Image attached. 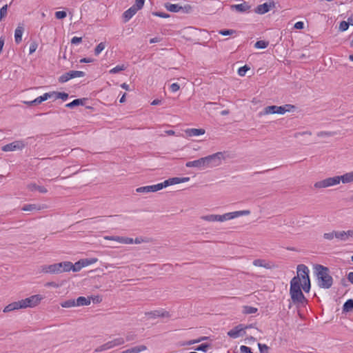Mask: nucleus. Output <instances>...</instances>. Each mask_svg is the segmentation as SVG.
<instances>
[{
    "label": "nucleus",
    "instance_id": "27",
    "mask_svg": "<svg viewBox=\"0 0 353 353\" xmlns=\"http://www.w3.org/2000/svg\"><path fill=\"white\" fill-rule=\"evenodd\" d=\"M23 33V28L18 26L14 31V41L15 43L19 44L22 40V35Z\"/></svg>",
    "mask_w": 353,
    "mask_h": 353
},
{
    "label": "nucleus",
    "instance_id": "52",
    "mask_svg": "<svg viewBox=\"0 0 353 353\" xmlns=\"http://www.w3.org/2000/svg\"><path fill=\"white\" fill-rule=\"evenodd\" d=\"M349 28V23H347V21H342L341 23H340V25H339V30L341 31V32H344L345 30H347Z\"/></svg>",
    "mask_w": 353,
    "mask_h": 353
},
{
    "label": "nucleus",
    "instance_id": "13",
    "mask_svg": "<svg viewBox=\"0 0 353 353\" xmlns=\"http://www.w3.org/2000/svg\"><path fill=\"white\" fill-rule=\"evenodd\" d=\"M185 166L187 168H197L199 169L206 168L203 157L194 161H188L185 163Z\"/></svg>",
    "mask_w": 353,
    "mask_h": 353
},
{
    "label": "nucleus",
    "instance_id": "54",
    "mask_svg": "<svg viewBox=\"0 0 353 353\" xmlns=\"http://www.w3.org/2000/svg\"><path fill=\"white\" fill-rule=\"evenodd\" d=\"M334 232L335 231H332L331 232H327V233H324L323 234V238L325 239L329 240V241L332 240L335 237V235L334 234Z\"/></svg>",
    "mask_w": 353,
    "mask_h": 353
},
{
    "label": "nucleus",
    "instance_id": "57",
    "mask_svg": "<svg viewBox=\"0 0 353 353\" xmlns=\"http://www.w3.org/2000/svg\"><path fill=\"white\" fill-rule=\"evenodd\" d=\"M259 350L261 353H265L268 351V347L265 344L258 343Z\"/></svg>",
    "mask_w": 353,
    "mask_h": 353
},
{
    "label": "nucleus",
    "instance_id": "56",
    "mask_svg": "<svg viewBox=\"0 0 353 353\" xmlns=\"http://www.w3.org/2000/svg\"><path fill=\"white\" fill-rule=\"evenodd\" d=\"M135 4H134L133 6L139 10H141L144 6L145 0H135Z\"/></svg>",
    "mask_w": 353,
    "mask_h": 353
},
{
    "label": "nucleus",
    "instance_id": "23",
    "mask_svg": "<svg viewBox=\"0 0 353 353\" xmlns=\"http://www.w3.org/2000/svg\"><path fill=\"white\" fill-rule=\"evenodd\" d=\"M250 213H251L250 211L248 210L228 212L230 220L236 219V218L239 217L241 216L249 215Z\"/></svg>",
    "mask_w": 353,
    "mask_h": 353
},
{
    "label": "nucleus",
    "instance_id": "12",
    "mask_svg": "<svg viewBox=\"0 0 353 353\" xmlns=\"http://www.w3.org/2000/svg\"><path fill=\"white\" fill-rule=\"evenodd\" d=\"M145 316H147L150 318H152V319H156L157 317H169L170 316L169 312L163 309L147 312H145Z\"/></svg>",
    "mask_w": 353,
    "mask_h": 353
},
{
    "label": "nucleus",
    "instance_id": "45",
    "mask_svg": "<svg viewBox=\"0 0 353 353\" xmlns=\"http://www.w3.org/2000/svg\"><path fill=\"white\" fill-rule=\"evenodd\" d=\"M166 183H165V181H164L162 183H157V184H155V185H152V187H153V189L154 190V192H157V191H159L160 190H162L164 188H166L167 187Z\"/></svg>",
    "mask_w": 353,
    "mask_h": 353
},
{
    "label": "nucleus",
    "instance_id": "50",
    "mask_svg": "<svg viewBox=\"0 0 353 353\" xmlns=\"http://www.w3.org/2000/svg\"><path fill=\"white\" fill-rule=\"evenodd\" d=\"M104 239L105 240H110V241H114L119 243H121V241L122 240V236H105Z\"/></svg>",
    "mask_w": 353,
    "mask_h": 353
},
{
    "label": "nucleus",
    "instance_id": "3",
    "mask_svg": "<svg viewBox=\"0 0 353 353\" xmlns=\"http://www.w3.org/2000/svg\"><path fill=\"white\" fill-rule=\"evenodd\" d=\"M125 343V340L123 337H117L114 338L112 340L105 343L104 344L99 346L96 349V352H103L105 350H108L112 348H114L116 347L121 346L123 345Z\"/></svg>",
    "mask_w": 353,
    "mask_h": 353
},
{
    "label": "nucleus",
    "instance_id": "18",
    "mask_svg": "<svg viewBox=\"0 0 353 353\" xmlns=\"http://www.w3.org/2000/svg\"><path fill=\"white\" fill-rule=\"evenodd\" d=\"M250 8H251V6L250 5H248V3L245 1L242 3L235 4V5L232 6V8L233 10H235L239 12H248L250 10Z\"/></svg>",
    "mask_w": 353,
    "mask_h": 353
},
{
    "label": "nucleus",
    "instance_id": "60",
    "mask_svg": "<svg viewBox=\"0 0 353 353\" xmlns=\"http://www.w3.org/2000/svg\"><path fill=\"white\" fill-rule=\"evenodd\" d=\"M240 351L241 353H253L251 348L245 345H241L240 347Z\"/></svg>",
    "mask_w": 353,
    "mask_h": 353
},
{
    "label": "nucleus",
    "instance_id": "62",
    "mask_svg": "<svg viewBox=\"0 0 353 353\" xmlns=\"http://www.w3.org/2000/svg\"><path fill=\"white\" fill-rule=\"evenodd\" d=\"M253 265L257 267H265L264 261L261 259H256L253 261Z\"/></svg>",
    "mask_w": 353,
    "mask_h": 353
},
{
    "label": "nucleus",
    "instance_id": "53",
    "mask_svg": "<svg viewBox=\"0 0 353 353\" xmlns=\"http://www.w3.org/2000/svg\"><path fill=\"white\" fill-rule=\"evenodd\" d=\"M67 16V13L65 11H57L55 12V17L57 19H63L65 18Z\"/></svg>",
    "mask_w": 353,
    "mask_h": 353
},
{
    "label": "nucleus",
    "instance_id": "49",
    "mask_svg": "<svg viewBox=\"0 0 353 353\" xmlns=\"http://www.w3.org/2000/svg\"><path fill=\"white\" fill-rule=\"evenodd\" d=\"M234 32L236 31L232 29H223L219 31V33L223 36L232 35Z\"/></svg>",
    "mask_w": 353,
    "mask_h": 353
},
{
    "label": "nucleus",
    "instance_id": "5",
    "mask_svg": "<svg viewBox=\"0 0 353 353\" xmlns=\"http://www.w3.org/2000/svg\"><path fill=\"white\" fill-rule=\"evenodd\" d=\"M41 300V296L39 294L32 295L25 299H21L19 301L21 309L27 307H33L38 305Z\"/></svg>",
    "mask_w": 353,
    "mask_h": 353
},
{
    "label": "nucleus",
    "instance_id": "55",
    "mask_svg": "<svg viewBox=\"0 0 353 353\" xmlns=\"http://www.w3.org/2000/svg\"><path fill=\"white\" fill-rule=\"evenodd\" d=\"M52 95L55 96V91L44 93L43 95H41V97L43 101H45L47 99L52 98Z\"/></svg>",
    "mask_w": 353,
    "mask_h": 353
},
{
    "label": "nucleus",
    "instance_id": "51",
    "mask_svg": "<svg viewBox=\"0 0 353 353\" xmlns=\"http://www.w3.org/2000/svg\"><path fill=\"white\" fill-rule=\"evenodd\" d=\"M37 47H38V43L36 41H33L31 42V43L30 44V47H29V54H32L34 53L36 50L37 49Z\"/></svg>",
    "mask_w": 353,
    "mask_h": 353
},
{
    "label": "nucleus",
    "instance_id": "17",
    "mask_svg": "<svg viewBox=\"0 0 353 353\" xmlns=\"http://www.w3.org/2000/svg\"><path fill=\"white\" fill-rule=\"evenodd\" d=\"M138 10H139L134 6H132L130 8L125 10L123 14L125 21H129L137 12Z\"/></svg>",
    "mask_w": 353,
    "mask_h": 353
},
{
    "label": "nucleus",
    "instance_id": "59",
    "mask_svg": "<svg viewBox=\"0 0 353 353\" xmlns=\"http://www.w3.org/2000/svg\"><path fill=\"white\" fill-rule=\"evenodd\" d=\"M133 242V239L123 236H122V240L121 241V243L123 244H132Z\"/></svg>",
    "mask_w": 353,
    "mask_h": 353
},
{
    "label": "nucleus",
    "instance_id": "40",
    "mask_svg": "<svg viewBox=\"0 0 353 353\" xmlns=\"http://www.w3.org/2000/svg\"><path fill=\"white\" fill-rule=\"evenodd\" d=\"M165 183H166L167 187H168L170 185H172L180 183L179 177L170 178V179H168L167 180H165Z\"/></svg>",
    "mask_w": 353,
    "mask_h": 353
},
{
    "label": "nucleus",
    "instance_id": "10",
    "mask_svg": "<svg viewBox=\"0 0 353 353\" xmlns=\"http://www.w3.org/2000/svg\"><path fill=\"white\" fill-rule=\"evenodd\" d=\"M202 219L205 221H210V222H214V221L223 222V221L230 220L228 212L225 213L224 214H222V215L209 214V215L203 216L202 217Z\"/></svg>",
    "mask_w": 353,
    "mask_h": 353
},
{
    "label": "nucleus",
    "instance_id": "2",
    "mask_svg": "<svg viewBox=\"0 0 353 353\" xmlns=\"http://www.w3.org/2000/svg\"><path fill=\"white\" fill-rule=\"evenodd\" d=\"M301 286V279L299 276H294L290 281V294L292 302L295 304H303L306 301Z\"/></svg>",
    "mask_w": 353,
    "mask_h": 353
},
{
    "label": "nucleus",
    "instance_id": "11",
    "mask_svg": "<svg viewBox=\"0 0 353 353\" xmlns=\"http://www.w3.org/2000/svg\"><path fill=\"white\" fill-rule=\"evenodd\" d=\"M284 108L283 106L269 105L265 108V113L284 114L286 112H290V109H284Z\"/></svg>",
    "mask_w": 353,
    "mask_h": 353
},
{
    "label": "nucleus",
    "instance_id": "6",
    "mask_svg": "<svg viewBox=\"0 0 353 353\" xmlns=\"http://www.w3.org/2000/svg\"><path fill=\"white\" fill-rule=\"evenodd\" d=\"M85 75V73L83 71L70 70L61 75L59 78V82L62 83H65L72 79L77 77H83Z\"/></svg>",
    "mask_w": 353,
    "mask_h": 353
},
{
    "label": "nucleus",
    "instance_id": "58",
    "mask_svg": "<svg viewBox=\"0 0 353 353\" xmlns=\"http://www.w3.org/2000/svg\"><path fill=\"white\" fill-rule=\"evenodd\" d=\"M152 14L161 18H168L170 17L168 14L163 12H154L152 13Z\"/></svg>",
    "mask_w": 353,
    "mask_h": 353
},
{
    "label": "nucleus",
    "instance_id": "34",
    "mask_svg": "<svg viewBox=\"0 0 353 353\" xmlns=\"http://www.w3.org/2000/svg\"><path fill=\"white\" fill-rule=\"evenodd\" d=\"M334 234L335 235V238L341 241H347L346 231H335Z\"/></svg>",
    "mask_w": 353,
    "mask_h": 353
},
{
    "label": "nucleus",
    "instance_id": "9",
    "mask_svg": "<svg viewBox=\"0 0 353 353\" xmlns=\"http://www.w3.org/2000/svg\"><path fill=\"white\" fill-rule=\"evenodd\" d=\"M25 147L23 141H15L2 147V150L4 152H12L19 150H22Z\"/></svg>",
    "mask_w": 353,
    "mask_h": 353
},
{
    "label": "nucleus",
    "instance_id": "33",
    "mask_svg": "<svg viewBox=\"0 0 353 353\" xmlns=\"http://www.w3.org/2000/svg\"><path fill=\"white\" fill-rule=\"evenodd\" d=\"M60 305L62 307H65V308L76 307L74 299H68V300L62 301L61 303H60Z\"/></svg>",
    "mask_w": 353,
    "mask_h": 353
},
{
    "label": "nucleus",
    "instance_id": "39",
    "mask_svg": "<svg viewBox=\"0 0 353 353\" xmlns=\"http://www.w3.org/2000/svg\"><path fill=\"white\" fill-rule=\"evenodd\" d=\"M69 94L66 92H55L54 99H61L63 101H66L68 99Z\"/></svg>",
    "mask_w": 353,
    "mask_h": 353
},
{
    "label": "nucleus",
    "instance_id": "8",
    "mask_svg": "<svg viewBox=\"0 0 353 353\" xmlns=\"http://www.w3.org/2000/svg\"><path fill=\"white\" fill-rule=\"evenodd\" d=\"M248 327H244L243 324H239L233 329L228 332V335L232 339H237L239 336H243L245 334V329Z\"/></svg>",
    "mask_w": 353,
    "mask_h": 353
},
{
    "label": "nucleus",
    "instance_id": "35",
    "mask_svg": "<svg viewBox=\"0 0 353 353\" xmlns=\"http://www.w3.org/2000/svg\"><path fill=\"white\" fill-rule=\"evenodd\" d=\"M268 41H265L263 40H259L257 41L255 44L254 47L257 49H265L268 46Z\"/></svg>",
    "mask_w": 353,
    "mask_h": 353
},
{
    "label": "nucleus",
    "instance_id": "32",
    "mask_svg": "<svg viewBox=\"0 0 353 353\" xmlns=\"http://www.w3.org/2000/svg\"><path fill=\"white\" fill-rule=\"evenodd\" d=\"M136 191L139 193L154 192L152 185L138 188Z\"/></svg>",
    "mask_w": 353,
    "mask_h": 353
},
{
    "label": "nucleus",
    "instance_id": "20",
    "mask_svg": "<svg viewBox=\"0 0 353 353\" xmlns=\"http://www.w3.org/2000/svg\"><path fill=\"white\" fill-rule=\"evenodd\" d=\"M56 265H57V269L59 274H61L63 272H70V268H69V265H70V261H63V262L57 263H56Z\"/></svg>",
    "mask_w": 353,
    "mask_h": 353
},
{
    "label": "nucleus",
    "instance_id": "38",
    "mask_svg": "<svg viewBox=\"0 0 353 353\" xmlns=\"http://www.w3.org/2000/svg\"><path fill=\"white\" fill-rule=\"evenodd\" d=\"M126 67L124 65H118L113 68H112L109 72L110 74H117L121 71L125 70Z\"/></svg>",
    "mask_w": 353,
    "mask_h": 353
},
{
    "label": "nucleus",
    "instance_id": "46",
    "mask_svg": "<svg viewBox=\"0 0 353 353\" xmlns=\"http://www.w3.org/2000/svg\"><path fill=\"white\" fill-rule=\"evenodd\" d=\"M8 6L7 4L4 5L1 9H0V20L1 21L4 17H6L8 14Z\"/></svg>",
    "mask_w": 353,
    "mask_h": 353
},
{
    "label": "nucleus",
    "instance_id": "29",
    "mask_svg": "<svg viewBox=\"0 0 353 353\" xmlns=\"http://www.w3.org/2000/svg\"><path fill=\"white\" fill-rule=\"evenodd\" d=\"M70 265H69L70 271L72 270L74 272L80 271L83 267V263L81 260L76 262L73 264L72 262H70Z\"/></svg>",
    "mask_w": 353,
    "mask_h": 353
},
{
    "label": "nucleus",
    "instance_id": "24",
    "mask_svg": "<svg viewBox=\"0 0 353 353\" xmlns=\"http://www.w3.org/2000/svg\"><path fill=\"white\" fill-rule=\"evenodd\" d=\"M90 304V297L79 296L75 300V305L84 306Z\"/></svg>",
    "mask_w": 353,
    "mask_h": 353
},
{
    "label": "nucleus",
    "instance_id": "42",
    "mask_svg": "<svg viewBox=\"0 0 353 353\" xmlns=\"http://www.w3.org/2000/svg\"><path fill=\"white\" fill-rule=\"evenodd\" d=\"M250 69L249 66L245 65L242 67H240L238 70V74L241 77H244L246 72Z\"/></svg>",
    "mask_w": 353,
    "mask_h": 353
},
{
    "label": "nucleus",
    "instance_id": "25",
    "mask_svg": "<svg viewBox=\"0 0 353 353\" xmlns=\"http://www.w3.org/2000/svg\"><path fill=\"white\" fill-rule=\"evenodd\" d=\"M19 309H21L19 301H15V302H12L11 303L8 304V305H6L4 307L3 312L6 313V312H10L14 311V310H19Z\"/></svg>",
    "mask_w": 353,
    "mask_h": 353
},
{
    "label": "nucleus",
    "instance_id": "26",
    "mask_svg": "<svg viewBox=\"0 0 353 353\" xmlns=\"http://www.w3.org/2000/svg\"><path fill=\"white\" fill-rule=\"evenodd\" d=\"M146 349H147L146 346L142 345L134 346L133 347H131L130 349L124 350L120 353H139L142 351L145 350Z\"/></svg>",
    "mask_w": 353,
    "mask_h": 353
},
{
    "label": "nucleus",
    "instance_id": "28",
    "mask_svg": "<svg viewBox=\"0 0 353 353\" xmlns=\"http://www.w3.org/2000/svg\"><path fill=\"white\" fill-rule=\"evenodd\" d=\"M165 8L170 12H179L181 9V6L179 4H172L170 3H165Z\"/></svg>",
    "mask_w": 353,
    "mask_h": 353
},
{
    "label": "nucleus",
    "instance_id": "37",
    "mask_svg": "<svg viewBox=\"0 0 353 353\" xmlns=\"http://www.w3.org/2000/svg\"><path fill=\"white\" fill-rule=\"evenodd\" d=\"M81 261L83 263V267H86L90 265L95 263L97 261V259H96V258L83 259H81Z\"/></svg>",
    "mask_w": 353,
    "mask_h": 353
},
{
    "label": "nucleus",
    "instance_id": "14",
    "mask_svg": "<svg viewBox=\"0 0 353 353\" xmlns=\"http://www.w3.org/2000/svg\"><path fill=\"white\" fill-rule=\"evenodd\" d=\"M309 269L308 268L303 264L299 265L297 266V276L301 279V278L303 279H306L310 278L309 276Z\"/></svg>",
    "mask_w": 353,
    "mask_h": 353
},
{
    "label": "nucleus",
    "instance_id": "64",
    "mask_svg": "<svg viewBox=\"0 0 353 353\" xmlns=\"http://www.w3.org/2000/svg\"><path fill=\"white\" fill-rule=\"evenodd\" d=\"M294 28L297 30H302L304 28V23L303 21H297L295 23Z\"/></svg>",
    "mask_w": 353,
    "mask_h": 353
},
{
    "label": "nucleus",
    "instance_id": "30",
    "mask_svg": "<svg viewBox=\"0 0 353 353\" xmlns=\"http://www.w3.org/2000/svg\"><path fill=\"white\" fill-rule=\"evenodd\" d=\"M84 101H85V99H76L73 100L72 101L67 103L65 105V107L68 108H73L78 105H83Z\"/></svg>",
    "mask_w": 353,
    "mask_h": 353
},
{
    "label": "nucleus",
    "instance_id": "44",
    "mask_svg": "<svg viewBox=\"0 0 353 353\" xmlns=\"http://www.w3.org/2000/svg\"><path fill=\"white\" fill-rule=\"evenodd\" d=\"M34 210H39L37 205L35 204H26L24 205L22 208V210L23 211H32Z\"/></svg>",
    "mask_w": 353,
    "mask_h": 353
},
{
    "label": "nucleus",
    "instance_id": "48",
    "mask_svg": "<svg viewBox=\"0 0 353 353\" xmlns=\"http://www.w3.org/2000/svg\"><path fill=\"white\" fill-rule=\"evenodd\" d=\"M257 308L252 307V306H245L244 307V312L245 314H255L257 312Z\"/></svg>",
    "mask_w": 353,
    "mask_h": 353
},
{
    "label": "nucleus",
    "instance_id": "63",
    "mask_svg": "<svg viewBox=\"0 0 353 353\" xmlns=\"http://www.w3.org/2000/svg\"><path fill=\"white\" fill-rule=\"evenodd\" d=\"M81 41H82L81 37H74L71 39V43L74 44V45H77V44L80 43Z\"/></svg>",
    "mask_w": 353,
    "mask_h": 353
},
{
    "label": "nucleus",
    "instance_id": "7",
    "mask_svg": "<svg viewBox=\"0 0 353 353\" xmlns=\"http://www.w3.org/2000/svg\"><path fill=\"white\" fill-rule=\"evenodd\" d=\"M336 176L329 177L323 180L317 181L314 183L315 188H325L339 184V180Z\"/></svg>",
    "mask_w": 353,
    "mask_h": 353
},
{
    "label": "nucleus",
    "instance_id": "31",
    "mask_svg": "<svg viewBox=\"0 0 353 353\" xmlns=\"http://www.w3.org/2000/svg\"><path fill=\"white\" fill-rule=\"evenodd\" d=\"M343 312H350L353 310V299H347L343 305Z\"/></svg>",
    "mask_w": 353,
    "mask_h": 353
},
{
    "label": "nucleus",
    "instance_id": "15",
    "mask_svg": "<svg viewBox=\"0 0 353 353\" xmlns=\"http://www.w3.org/2000/svg\"><path fill=\"white\" fill-rule=\"evenodd\" d=\"M41 271L46 274H59L56 263L41 266Z\"/></svg>",
    "mask_w": 353,
    "mask_h": 353
},
{
    "label": "nucleus",
    "instance_id": "4",
    "mask_svg": "<svg viewBox=\"0 0 353 353\" xmlns=\"http://www.w3.org/2000/svg\"><path fill=\"white\" fill-rule=\"evenodd\" d=\"M206 168H213L221 164V160L223 159L222 152H216L215 154L208 155L203 157Z\"/></svg>",
    "mask_w": 353,
    "mask_h": 353
},
{
    "label": "nucleus",
    "instance_id": "19",
    "mask_svg": "<svg viewBox=\"0 0 353 353\" xmlns=\"http://www.w3.org/2000/svg\"><path fill=\"white\" fill-rule=\"evenodd\" d=\"M205 130L203 128H189L185 130V133L188 137H196L205 134Z\"/></svg>",
    "mask_w": 353,
    "mask_h": 353
},
{
    "label": "nucleus",
    "instance_id": "47",
    "mask_svg": "<svg viewBox=\"0 0 353 353\" xmlns=\"http://www.w3.org/2000/svg\"><path fill=\"white\" fill-rule=\"evenodd\" d=\"M192 7L190 5H185L184 6H181L180 12L184 13V14H189L192 12Z\"/></svg>",
    "mask_w": 353,
    "mask_h": 353
},
{
    "label": "nucleus",
    "instance_id": "16",
    "mask_svg": "<svg viewBox=\"0 0 353 353\" xmlns=\"http://www.w3.org/2000/svg\"><path fill=\"white\" fill-rule=\"evenodd\" d=\"M271 7L272 3H264L263 4L259 5L256 8L254 12L259 14H263L269 12Z\"/></svg>",
    "mask_w": 353,
    "mask_h": 353
},
{
    "label": "nucleus",
    "instance_id": "43",
    "mask_svg": "<svg viewBox=\"0 0 353 353\" xmlns=\"http://www.w3.org/2000/svg\"><path fill=\"white\" fill-rule=\"evenodd\" d=\"M303 284L302 285L303 290L305 292H308L310 290V278L303 279Z\"/></svg>",
    "mask_w": 353,
    "mask_h": 353
},
{
    "label": "nucleus",
    "instance_id": "36",
    "mask_svg": "<svg viewBox=\"0 0 353 353\" xmlns=\"http://www.w3.org/2000/svg\"><path fill=\"white\" fill-rule=\"evenodd\" d=\"M210 347V344L209 343H201V345L194 347L195 351H201V352H207L209 347Z\"/></svg>",
    "mask_w": 353,
    "mask_h": 353
},
{
    "label": "nucleus",
    "instance_id": "61",
    "mask_svg": "<svg viewBox=\"0 0 353 353\" xmlns=\"http://www.w3.org/2000/svg\"><path fill=\"white\" fill-rule=\"evenodd\" d=\"M179 88H180V86L177 83H173L170 86V90L172 92H177L179 90Z\"/></svg>",
    "mask_w": 353,
    "mask_h": 353
},
{
    "label": "nucleus",
    "instance_id": "21",
    "mask_svg": "<svg viewBox=\"0 0 353 353\" xmlns=\"http://www.w3.org/2000/svg\"><path fill=\"white\" fill-rule=\"evenodd\" d=\"M339 179V183L341 181L343 183H348L353 181V171L344 174L341 176H336Z\"/></svg>",
    "mask_w": 353,
    "mask_h": 353
},
{
    "label": "nucleus",
    "instance_id": "41",
    "mask_svg": "<svg viewBox=\"0 0 353 353\" xmlns=\"http://www.w3.org/2000/svg\"><path fill=\"white\" fill-rule=\"evenodd\" d=\"M105 48V43L104 42H101L99 43L94 49V54L99 55Z\"/></svg>",
    "mask_w": 353,
    "mask_h": 353
},
{
    "label": "nucleus",
    "instance_id": "22",
    "mask_svg": "<svg viewBox=\"0 0 353 353\" xmlns=\"http://www.w3.org/2000/svg\"><path fill=\"white\" fill-rule=\"evenodd\" d=\"M27 187L31 192L38 191L41 193H46L48 192L44 186L37 185L35 183H29Z\"/></svg>",
    "mask_w": 353,
    "mask_h": 353
},
{
    "label": "nucleus",
    "instance_id": "1",
    "mask_svg": "<svg viewBox=\"0 0 353 353\" xmlns=\"http://www.w3.org/2000/svg\"><path fill=\"white\" fill-rule=\"evenodd\" d=\"M314 272L316 275L318 286L323 289H329L333 284V279L330 274L328 268L320 264L314 266Z\"/></svg>",
    "mask_w": 353,
    "mask_h": 353
}]
</instances>
